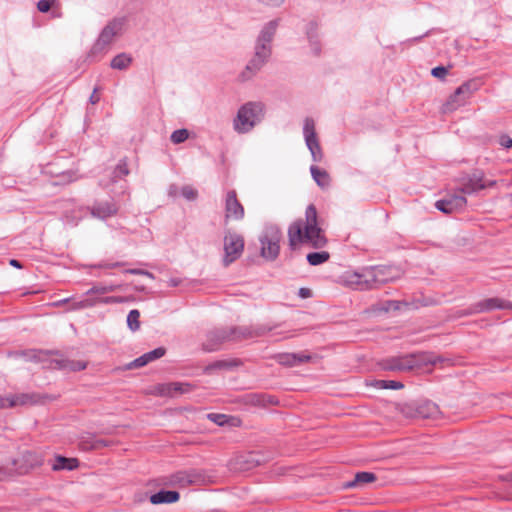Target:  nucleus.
Wrapping results in <instances>:
<instances>
[{"mask_svg": "<svg viewBox=\"0 0 512 512\" xmlns=\"http://www.w3.org/2000/svg\"><path fill=\"white\" fill-rule=\"evenodd\" d=\"M79 466V461L77 458H67L61 455H57L54 458V462L52 463L53 471L60 470H68L72 471Z\"/></svg>", "mask_w": 512, "mask_h": 512, "instance_id": "nucleus-27", "label": "nucleus"}, {"mask_svg": "<svg viewBox=\"0 0 512 512\" xmlns=\"http://www.w3.org/2000/svg\"><path fill=\"white\" fill-rule=\"evenodd\" d=\"M226 341H231L229 327L216 328L207 334L206 342L203 343V350L207 352L215 351Z\"/></svg>", "mask_w": 512, "mask_h": 512, "instance_id": "nucleus-15", "label": "nucleus"}, {"mask_svg": "<svg viewBox=\"0 0 512 512\" xmlns=\"http://www.w3.org/2000/svg\"><path fill=\"white\" fill-rule=\"evenodd\" d=\"M303 133L306 145L311 152L313 161L320 162L323 159V152L315 131V123L312 118L304 121Z\"/></svg>", "mask_w": 512, "mask_h": 512, "instance_id": "nucleus-12", "label": "nucleus"}, {"mask_svg": "<svg viewBox=\"0 0 512 512\" xmlns=\"http://www.w3.org/2000/svg\"><path fill=\"white\" fill-rule=\"evenodd\" d=\"M366 268H363L361 272H354L347 276V283L357 290H371V284L369 279L365 277Z\"/></svg>", "mask_w": 512, "mask_h": 512, "instance_id": "nucleus-23", "label": "nucleus"}, {"mask_svg": "<svg viewBox=\"0 0 512 512\" xmlns=\"http://www.w3.org/2000/svg\"><path fill=\"white\" fill-rule=\"evenodd\" d=\"M250 327H251L252 338L262 337L274 329L273 326H269L266 324H258V325L250 326Z\"/></svg>", "mask_w": 512, "mask_h": 512, "instance_id": "nucleus-42", "label": "nucleus"}, {"mask_svg": "<svg viewBox=\"0 0 512 512\" xmlns=\"http://www.w3.org/2000/svg\"><path fill=\"white\" fill-rule=\"evenodd\" d=\"M439 361H441L440 357L431 353L416 352L387 357L382 359L378 365L384 371L407 372L427 365H436Z\"/></svg>", "mask_w": 512, "mask_h": 512, "instance_id": "nucleus-3", "label": "nucleus"}, {"mask_svg": "<svg viewBox=\"0 0 512 512\" xmlns=\"http://www.w3.org/2000/svg\"><path fill=\"white\" fill-rule=\"evenodd\" d=\"M96 303L113 304V303H124L128 301L127 297L124 296H107L103 298L95 299Z\"/></svg>", "mask_w": 512, "mask_h": 512, "instance_id": "nucleus-45", "label": "nucleus"}, {"mask_svg": "<svg viewBox=\"0 0 512 512\" xmlns=\"http://www.w3.org/2000/svg\"><path fill=\"white\" fill-rule=\"evenodd\" d=\"M56 3V0H39L37 3V9L41 13H47L51 10L52 6Z\"/></svg>", "mask_w": 512, "mask_h": 512, "instance_id": "nucleus-47", "label": "nucleus"}, {"mask_svg": "<svg viewBox=\"0 0 512 512\" xmlns=\"http://www.w3.org/2000/svg\"><path fill=\"white\" fill-rule=\"evenodd\" d=\"M68 301H69V299H68V298H67V299H63V300H60V301L56 302V303H55V305H56V306H59V305H61L62 303H67Z\"/></svg>", "mask_w": 512, "mask_h": 512, "instance_id": "nucleus-63", "label": "nucleus"}, {"mask_svg": "<svg viewBox=\"0 0 512 512\" xmlns=\"http://www.w3.org/2000/svg\"><path fill=\"white\" fill-rule=\"evenodd\" d=\"M242 365V361L240 359H224L217 360L207 365L204 368V372L206 374H211L215 370H232L233 368L239 367Z\"/></svg>", "mask_w": 512, "mask_h": 512, "instance_id": "nucleus-24", "label": "nucleus"}, {"mask_svg": "<svg viewBox=\"0 0 512 512\" xmlns=\"http://www.w3.org/2000/svg\"><path fill=\"white\" fill-rule=\"evenodd\" d=\"M479 88L480 81L477 79L468 80L458 87V89L461 90V93L463 94L462 96H465V100H467Z\"/></svg>", "mask_w": 512, "mask_h": 512, "instance_id": "nucleus-36", "label": "nucleus"}, {"mask_svg": "<svg viewBox=\"0 0 512 512\" xmlns=\"http://www.w3.org/2000/svg\"><path fill=\"white\" fill-rule=\"evenodd\" d=\"M97 90H98L97 88H94L93 93L91 94V96L89 98L90 103L93 105L98 103L100 100V97L97 95Z\"/></svg>", "mask_w": 512, "mask_h": 512, "instance_id": "nucleus-57", "label": "nucleus"}, {"mask_svg": "<svg viewBox=\"0 0 512 512\" xmlns=\"http://www.w3.org/2000/svg\"><path fill=\"white\" fill-rule=\"evenodd\" d=\"M210 476L201 469L180 470L168 477L167 484L170 486L185 488L190 485H203L209 483Z\"/></svg>", "mask_w": 512, "mask_h": 512, "instance_id": "nucleus-6", "label": "nucleus"}, {"mask_svg": "<svg viewBox=\"0 0 512 512\" xmlns=\"http://www.w3.org/2000/svg\"><path fill=\"white\" fill-rule=\"evenodd\" d=\"M124 24V19L114 18L101 31L98 39L92 46V54L104 52L113 42L114 37L120 33Z\"/></svg>", "mask_w": 512, "mask_h": 512, "instance_id": "nucleus-10", "label": "nucleus"}, {"mask_svg": "<svg viewBox=\"0 0 512 512\" xmlns=\"http://www.w3.org/2000/svg\"><path fill=\"white\" fill-rule=\"evenodd\" d=\"M281 239L280 227L275 224L267 225L259 238L261 256L266 260L274 261L279 256Z\"/></svg>", "mask_w": 512, "mask_h": 512, "instance_id": "nucleus-5", "label": "nucleus"}, {"mask_svg": "<svg viewBox=\"0 0 512 512\" xmlns=\"http://www.w3.org/2000/svg\"><path fill=\"white\" fill-rule=\"evenodd\" d=\"M255 1L263 6L270 7V8L280 7L285 2V0H255Z\"/></svg>", "mask_w": 512, "mask_h": 512, "instance_id": "nucleus-50", "label": "nucleus"}, {"mask_svg": "<svg viewBox=\"0 0 512 512\" xmlns=\"http://www.w3.org/2000/svg\"><path fill=\"white\" fill-rule=\"evenodd\" d=\"M208 418L219 426H223L227 422V416L224 414L210 413Z\"/></svg>", "mask_w": 512, "mask_h": 512, "instance_id": "nucleus-49", "label": "nucleus"}, {"mask_svg": "<svg viewBox=\"0 0 512 512\" xmlns=\"http://www.w3.org/2000/svg\"><path fill=\"white\" fill-rule=\"evenodd\" d=\"M90 215L100 220H106L118 213L119 206L114 199L96 200L91 206L86 207Z\"/></svg>", "mask_w": 512, "mask_h": 512, "instance_id": "nucleus-13", "label": "nucleus"}, {"mask_svg": "<svg viewBox=\"0 0 512 512\" xmlns=\"http://www.w3.org/2000/svg\"><path fill=\"white\" fill-rule=\"evenodd\" d=\"M245 241L244 237L230 229L225 231L223 239L224 257L223 265L228 267L241 257L244 251Z\"/></svg>", "mask_w": 512, "mask_h": 512, "instance_id": "nucleus-7", "label": "nucleus"}, {"mask_svg": "<svg viewBox=\"0 0 512 512\" xmlns=\"http://www.w3.org/2000/svg\"><path fill=\"white\" fill-rule=\"evenodd\" d=\"M165 353L166 349L164 347H158L136 358L135 360L127 364L126 368L131 370L143 367L148 363L163 357Z\"/></svg>", "mask_w": 512, "mask_h": 512, "instance_id": "nucleus-19", "label": "nucleus"}, {"mask_svg": "<svg viewBox=\"0 0 512 512\" xmlns=\"http://www.w3.org/2000/svg\"><path fill=\"white\" fill-rule=\"evenodd\" d=\"M95 304H96L95 299L85 298L83 300L73 302L71 309L78 310V309L89 308V307H93Z\"/></svg>", "mask_w": 512, "mask_h": 512, "instance_id": "nucleus-44", "label": "nucleus"}, {"mask_svg": "<svg viewBox=\"0 0 512 512\" xmlns=\"http://www.w3.org/2000/svg\"><path fill=\"white\" fill-rule=\"evenodd\" d=\"M132 63V57L126 53L116 55L110 63L111 68L117 70H125Z\"/></svg>", "mask_w": 512, "mask_h": 512, "instance_id": "nucleus-33", "label": "nucleus"}, {"mask_svg": "<svg viewBox=\"0 0 512 512\" xmlns=\"http://www.w3.org/2000/svg\"><path fill=\"white\" fill-rule=\"evenodd\" d=\"M189 137V131L187 129H178L172 132L170 140L174 144L183 143Z\"/></svg>", "mask_w": 512, "mask_h": 512, "instance_id": "nucleus-43", "label": "nucleus"}, {"mask_svg": "<svg viewBox=\"0 0 512 512\" xmlns=\"http://www.w3.org/2000/svg\"><path fill=\"white\" fill-rule=\"evenodd\" d=\"M181 193L184 198L190 201L195 200L198 196L197 190L190 185L183 186Z\"/></svg>", "mask_w": 512, "mask_h": 512, "instance_id": "nucleus-46", "label": "nucleus"}, {"mask_svg": "<svg viewBox=\"0 0 512 512\" xmlns=\"http://www.w3.org/2000/svg\"><path fill=\"white\" fill-rule=\"evenodd\" d=\"M484 184L486 185V188L487 187H494L497 184V182L495 180H490V181H488V182H486Z\"/></svg>", "mask_w": 512, "mask_h": 512, "instance_id": "nucleus-61", "label": "nucleus"}, {"mask_svg": "<svg viewBox=\"0 0 512 512\" xmlns=\"http://www.w3.org/2000/svg\"><path fill=\"white\" fill-rule=\"evenodd\" d=\"M80 446L83 449H101L103 447L108 446V442L104 439H91V440H85L80 443Z\"/></svg>", "mask_w": 512, "mask_h": 512, "instance_id": "nucleus-40", "label": "nucleus"}, {"mask_svg": "<svg viewBox=\"0 0 512 512\" xmlns=\"http://www.w3.org/2000/svg\"><path fill=\"white\" fill-rule=\"evenodd\" d=\"M192 385L189 383H169L162 390V394L173 395L174 393L184 394L192 391Z\"/></svg>", "mask_w": 512, "mask_h": 512, "instance_id": "nucleus-31", "label": "nucleus"}, {"mask_svg": "<svg viewBox=\"0 0 512 512\" xmlns=\"http://www.w3.org/2000/svg\"><path fill=\"white\" fill-rule=\"evenodd\" d=\"M306 259L311 266H317L327 262L330 254L327 251L311 252L307 254Z\"/></svg>", "mask_w": 512, "mask_h": 512, "instance_id": "nucleus-35", "label": "nucleus"}, {"mask_svg": "<svg viewBox=\"0 0 512 512\" xmlns=\"http://www.w3.org/2000/svg\"><path fill=\"white\" fill-rule=\"evenodd\" d=\"M129 174V169L127 165L126 159H122L119 161L117 166L115 167L112 175V181L116 182L118 179H121Z\"/></svg>", "mask_w": 512, "mask_h": 512, "instance_id": "nucleus-37", "label": "nucleus"}, {"mask_svg": "<svg viewBox=\"0 0 512 512\" xmlns=\"http://www.w3.org/2000/svg\"><path fill=\"white\" fill-rule=\"evenodd\" d=\"M503 479H504L505 481H510V482H512V472H511V473H508L507 475H505V476L503 477Z\"/></svg>", "mask_w": 512, "mask_h": 512, "instance_id": "nucleus-62", "label": "nucleus"}, {"mask_svg": "<svg viewBox=\"0 0 512 512\" xmlns=\"http://www.w3.org/2000/svg\"><path fill=\"white\" fill-rule=\"evenodd\" d=\"M240 459L241 463L244 464V469H251L261 465L263 462V460L260 458V455L256 452H249L246 455L241 456Z\"/></svg>", "mask_w": 512, "mask_h": 512, "instance_id": "nucleus-34", "label": "nucleus"}, {"mask_svg": "<svg viewBox=\"0 0 512 512\" xmlns=\"http://www.w3.org/2000/svg\"><path fill=\"white\" fill-rule=\"evenodd\" d=\"M309 42L311 46V50L315 56H319L321 53V44L317 39H314V37L308 32Z\"/></svg>", "mask_w": 512, "mask_h": 512, "instance_id": "nucleus-48", "label": "nucleus"}, {"mask_svg": "<svg viewBox=\"0 0 512 512\" xmlns=\"http://www.w3.org/2000/svg\"><path fill=\"white\" fill-rule=\"evenodd\" d=\"M118 288H120V285H102V284H98V285H94L92 288H90L86 294L87 295H90V294H106V293H110V292H114L116 291Z\"/></svg>", "mask_w": 512, "mask_h": 512, "instance_id": "nucleus-38", "label": "nucleus"}, {"mask_svg": "<svg viewBox=\"0 0 512 512\" xmlns=\"http://www.w3.org/2000/svg\"><path fill=\"white\" fill-rule=\"evenodd\" d=\"M448 69L444 66H437L434 67L431 71V74L439 79H444V77L447 75Z\"/></svg>", "mask_w": 512, "mask_h": 512, "instance_id": "nucleus-51", "label": "nucleus"}, {"mask_svg": "<svg viewBox=\"0 0 512 512\" xmlns=\"http://www.w3.org/2000/svg\"><path fill=\"white\" fill-rule=\"evenodd\" d=\"M311 175L314 181L321 188H327L330 185V176L324 169H320L318 166L312 165L310 167Z\"/></svg>", "mask_w": 512, "mask_h": 512, "instance_id": "nucleus-30", "label": "nucleus"}, {"mask_svg": "<svg viewBox=\"0 0 512 512\" xmlns=\"http://www.w3.org/2000/svg\"><path fill=\"white\" fill-rule=\"evenodd\" d=\"M402 411L408 417L421 419L436 418L440 414L438 405L427 399L406 404Z\"/></svg>", "mask_w": 512, "mask_h": 512, "instance_id": "nucleus-11", "label": "nucleus"}, {"mask_svg": "<svg viewBox=\"0 0 512 512\" xmlns=\"http://www.w3.org/2000/svg\"><path fill=\"white\" fill-rule=\"evenodd\" d=\"M49 354H58V352L57 351H42V350H40L34 354L33 358L40 359V355H49Z\"/></svg>", "mask_w": 512, "mask_h": 512, "instance_id": "nucleus-58", "label": "nucleus"}, {"mask_svg": "<svg viewBox=\"0 0 512 512\" xmlns=\"http://www.w3.org/2000/svg\"><path fill=\"white\" fill-rule=\"evenodd\" d=\"M21 461L23 462V468L25 470L39 467L43 464L42 456L35 451H24L21 455Z\"/></svg>", "mask_w": 512, "mask_h": 512, "instance_id": "nucleus-28", "label": "nucleus"}, {"mask_svg": "<svg viewBox=\"0 0 512 512\" xmlns=\"http://www.w3.org/2000/svg\"><path fill=\"white\" fill-rule=\"evenodd\" d=\"M299 296L301 298H309L312 296V291L309 288H300L299 289Z\"/></svg>", "mask_w": 512, "mask_h": 512, "instance_id": "nucleus-56", "label": "nucleus"}, {"mask_svg": "<svg viewBox=\"0 0 512 512\" xmlns=\"http://www.w3.org/2000/svg\"><path fill=\"white\" fill-rule=\"evenodd\" d=\"M140 312L137 309H133L128 313L127 316V325L129 329L133 332L139 330L140 328Z\"/></svg>", "mask_w": 512, "mask_h": 512, "instance_id": "nucleus-39", "label": "nucleus"}, {"mask_svg": "<svg viewBox=\"0 0 512 512\" xmlns=\"http://www.w3.org/2000/svg\"><path fill=\"white\" fill-rule=\"evenodd\" d=\"M57 396L46 393H19L10 395L3 398L5 400V408H12L16 406H34L39 404H45L48 401H54Z\"/></svg>", "mask_w": 512, "mask_h": 512, "instance_id": "nucleus-9", "label": "nucleus"}, {"mask_svg": "<svg viewBox=\"0 0 512 512\" xmlns=\"http://www.w3.org/2000/svg\"><path fill=\"white\" fill-rule=\"evenodd\" d=\"M494 309L512 310V302L497 297L488 298L476 303L461 315H471L473 313L487 312Z\"/></svg>", "mask_w": 512, "mask_h": 512, "instance_id": "nucleus-14", "label": "nucleus"}, {"mask_svg": "<svg viewBox=\"0 0 512 512\" xmlns=\"http://www.w3.org/2000/svg\"><path fill=\"white\" fill-rule=\"evenodd\" d=\"M287 235L291 251L298 250L302 245H309L314 249L326 246L327 238L318 225V213L314 204L307 206L305 219L298 218L289 225Z\"/></svg>", "mask_w": 512, "mask_h": 512, "instance_id": "nucleus-1", "label": "nucleus"}, {"mask_svg": "<svg viewBox=\"0 0 512 512\" xmlns=\"http://www.w3.org/2000/svg\"><path fill=\"white\" fill-rule=\"evenodd\" d=\"M124 272L128 273V274H133V275H144L151 279H154V275L151 272L144 270V269L132 268V269H126Z\"/></svg>", "mask_w": 512, "mask_h": 512, "instance_id": "nucleus-53", "label": "nucleus"}, {"mask_svg": "<svg viewBox=\"0 0 512 512\" xmlns=\"http://www.w3.org/2000/svg\"><path fill=\"white\" fill-rule=\"evenodd\" d=\"M274 358L280 365L292 367L300 363L308 362L311 356L300 353H280Z\"/></svg>", "mask_w": 512, "mask_h": 512, "instance_id": "nucleus-21", "label": "nucleus"}, {"mask_svg": "<svg viewBox=\"0 0 512 512\" xmlns=\"http://www.w3.org/2000/svg\"><path fill=\"white\" fill-rule=\"evenodd\" d=\"M51 367L66 371H81L87 367V362L80 360H70L67 358H56L51 360Z\"/></svg>", "mask_w": 512, "mask_h": 512, "instance_id": "nucleus-20", "label": "nucleus"}, {"mask_svg": "<svg viewBox=\"0 0 512 512\" xmlns=\"http://www.w3.org/2000/svg\"><path fill=\"white\" fill-rule=\"evenodd\" d=\"M231 341H242L251 339V327L250 326H232L229 327Z\"/></svg>", "mask_w": 512, "mask_h": 512, "instance_id": "nucleus-32", "label": "nucleus"}, {"mask_svg": "<svg viewBox=\"0 0 512 512\" xmlns=\"http://www.w3.org/2000/svg\"><path fill=\"white\" fill-rule=\"evenodd\" d=\"M467 204V199L460 194H452L448 195L446 198L436 201L435 207L445 213L452 214L462 208H464Z\"/></svg>", "mask_w": 512, "mask_h": 512, "instance_id": "nucleus-17", "label": "nucleus"}, {"mask_svg": "<svg viewBox=\"0 0 512 512\" xmlns=\"http://www.w3.org/2000/svg\"><path fill=\"white\" fill-rule=\"evenodd\" d=\"M244 215V207L237 199L236 191L230 190L225 199V221L227 222L230 218L234 220H242Z\"/></svg>", "mask_w": 512, "mask_h": 512, "instance_id": "nucleus-16", "label": "nucleus"}, {"mask_svg": "<svg viewBox=\"0 0 512 512\" xmlns=\"http://www.w3.org/2000/svg\"><path fill=\"white\" fill-rule=\"evenodd\" d=\"M262 102H247L242 105L233 121L234 130L240 134L251 131L264 118Z\"/></svg>", "mask_w": 512, "mask_h": 512, "instance_id": "nucleus-4", "label": "nucleus"}, {"mask_svg": "<svg viewBox=\"0 0 512 512\" xmlns=\"http://www.w3.org/2000/svg\"><path fill=\"white\" fill-rule=\"evenodd\" d=\"M375 386L379 389L399 390L404 387V384L394 380H377Z\"/></svg>", "mask_w": 512, "mask_h": 512, "instance_id": "nucleus-41", "label": "nucleus"}, {"mask_svg": "<svg viewBox=\"0 0 512 512\" xmlns=\"http://www.w3.org/2000/svg\"><path fill=\"white\" fill-rule=\"evenodd\" d=\"M461 90L458 88L454 91L448 100L443 104V112L448 113L456 110L466 103L465 96H462Z\"/></svg>", "mask_w": 512, "mask_h": 512, "instance_id": "nucleus-29", "label": "nucleus"}, {"mask_svg": "<svg viewBox=\"0 0 512 512\" xmlns=\"http://www.w3.org/2000/svg\"><path fill=\"white\" fill-rule=\"evenodd\" d=\"M377 479L376 475L372 472H358L355 474V477L353 480L345 482L343 487L346 489L356 488V487H363L364 485L368 483H372Z\"/></svg>", "mask_w": 512, "mask_h": 512, "instance_id": "nucleus-25", "label": "nucleus"}, {"mask_svg": "<svg viewBox=\"0 0 512 512\" xmlns=\"http://www.w3.org/2000/svg\"><path fill=\"white\" fill-rule=\"evenodd\" d=\"M400 270L394 266L376 265L366 267V275L372 289H377L381 285L395 281L400 278Z\"/></svg>", "mask_w": 512, "mask_h": 512, "instance_id": "nucleus-8", "label": "nucleus"}, {"mask_svg": "<svg viewBox=\"0 0 512 512\" xmlns=\"http://www.w3.org/2000/svg\"><path fill=\"white\" fill-rule=\"evenodd\" d=\"M401 302L395 300H388L384 303V307L381 310L388 312L390 310H399Z\"/></svg>", "mask_w": 512, "mask_h": 512, "instance_id": "nucleus-52", "label": "nucleus"}, {"mask_svg": "<svg viewBox=\"0 0 512 512\" xmlns=\"http://www.w3.org/2000/svg\"><path fill=\"white\" fill-rule=\"evenodd\" d=\"M10 265L15 267V268H22L21 262L16 260V259H11L10 260Z\"/></svg>", "mask_w": 512, "mask_h": 512, "instance_id": "nucleus-59", "label": "nucleus"}, {"mask_svg": "<svg viewBox=\"0 0 512 512\" xmlns=\"http://www.w3.org/2000/svg\"><path fill=\"white\" fill-rule=\"evenodd\" d=\"M124 265H125L124 262H113V263H102V264H99L98 267L99 268L114 269V268L121 267V266H124Z\"/></svg>", "mask_w": 512, "mask_h": 512, "instance_id": "nucleus-55", "label": "nucleus"}, {"mask_svg": "<svg viewBox=\"0 0 512 512\" xmlns=\"http://www.w3.org/2000/svg\"><path fill=\"white\" fill-rule=\"evenodd\" d=\"M5 405H6L5 400H3L2 397H0V408H5Z\"/></svg>", "mask_w": 512, "mask_h": 512, "instance_id": "nucleus-64", "label": "nucleus"}, {"mask_svg": "<svg viewBox=\"0 0 512 512\" xmlns=\"http://www.w3.org/2000/svg\"><path fill=\"white\" fill-rule=\"evenodd\" d=\"M179 283H180V280H178L176 278H172V279L169 280V285L171 287H176V286L179 285Z\"/></svg>", "mask_w": 512, "mask_h": 512, "instance_id": "nucleus-60", "label": "nucleus"}, {"mask_svg": "<svg viewBox=\"0 0 512 512\" xmlns=\"http://www.w3.org/2000/svg\"><path fill=\"white\" fill-rule=\"evenodd\" d=\"M246 403L260 406V407H268L278 405L279 400L272 395L265 393H251L246 395Z\"/></svg>", "mask_w": 512, "mask_h": 512, "instance_id": "nucleus-22", "label": "nucleus"}, {"mask_svg": "<svg viewBox=\"0 0 512 512\" xmlns=\"http://www.w3.org/2000/svg\"><path fill=\"white\" fill-rule=\"evenodd\" d=\"M499 143L504 148L510 149L512 148V138L508 135H502L499 139Z\"/></svg>", "mask_w": 512, "mask_h": 512, "instance_id": "nucleus-54", "label": "nucleus"}, {"mask_svg": "<svg viewBox=\"0 0 512 512\" xmlns=\"http://www.w3.org/2000/svg\"><path fill=\"white\" fill-rule=\"evenodd\" d=\"M179 493L173 490H160L150 496L152 504L175 503L179 500Z\"/></svg>", "mask_w": 512, "mask_h": 512, "instance_id": "nucleus-26", "label": "nucleus"}, {"mask_svg": "<svg viewBox=\"0 0 512 512\" xmlns=\"http://www.w3.org/2000/svg\"><path fill=\"white\" fill-rule=\"evenodd\" d=\"M484 173L474 172L463 180L461 187L459 188L460 195L473 194L479 190L485 189L486 185L483 182Z\"/></svg>", "mask_w": 512, "mask_h": 512, "instance_id": "nucleus-18", "label": "nucleus"}, {"mask_svg": "<svg viewBox=\"0 0 512 512\" xmlns=\"http://www.w3.org/2000/svg\"><path fill=\"white\" fill-rule=\"evenodd\" d=\"M278 27L277 20H271L261 30L255 45L254 56L239 75L241 81L250 80L264 66L271 56V42Z\"/></svg>", "mask_w": 512, "mask_h": 512, "instance_id": "nucleus-2", "label": "nucleus"}]
</instances>
